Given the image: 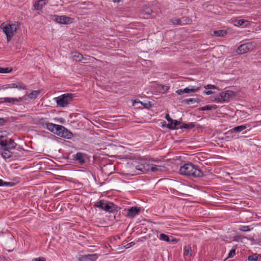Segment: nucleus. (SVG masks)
<instances>
[{"label": "nucleus", "mask_w": 261, "mask_h": 261, "mask_svg": "<svg viewBox=\"0 0 261 261\" xmlns=\"http://www.w3.org/2000/svg\"><path fill=\"white\" fill-rule=\"evenodd\" d=\"M258 255L257 254L249 255L248 257V260L249 261H256L258 259Z\"/></svg>", "instance_id": "38"}, {"label": "nucleus", "mask_w": 261, "mask_h": 261, "mask_svg": "<svg viewBox=\"0 0 261 261\" xmlns=\"http://www.w3.org/2000/svg\"><path fill=\"white\" fill-rule=\"evenodd\" d=\"M175 92L178 95H181L182 94H183V91H182V89H181L176 90Z\"/></svg>", "instance_id": "46"}, {"label": "nucleus", "mask_w": 261, "mask_h": 261, "mask_svg": "<svg viewBox=\"0 0 261 261\" xmlns=\"http://www.w3.org/2000/svg\"><path fill=\"white\" fill-rule=\"evenodd\" d=\"M198 90V88H194V87L192 86L191 88L187 87L182 89L183 93H190L191 92H195Z\"/></svg>", "instance_id": "27"}, {"label": "nucleus", "mask_w": 261, "mask_h": 261, "mask_svg": "<svg viewBox=\"0 0 261 261\" xmlns=\"http://www.w3.org/2000/svg\"><path fill=\"white\" fill-rule=\"evenodd\" d=\"M61 120L60 121L61 122H63L64 121L62 120V118H61Z\"/></svg>", "instance_id": "50"}, {"label": "nucleus", "mask_w": 261, "mask_h": 261, "mask_svg": "<svg viewBox=\"0 0 261 261\" xmlns=\"http://www.w3.org/2000/svg\"><path fill=\"white\" fill-rule=\"evenodd\" d=\"M0 145L1 148L8 146V148H15L17 144L12 139L9 138L7 136L0 135Z\"/></svg>", "instance_id": "6"}, {"label": "nucleus", "mask_w": 261, "mask_h": 261, "mask_svg": "<svg viewBox=\"0 0 261 261\" xmlns=\"http://www.w3.org/2000/svg\"><path fill=\"white\" fill-rule=\"evenodd\" d=\"M144 11L147 14H150L152 12V10L149 7L145 8Z\"/></svg>", "instance_id": "42"}, {"label": "nucleus", "mask_w": 261, "mask_h": 261, "mask_svg": "<svg viewBox=\"0 0 261 261\" xmlns=\"http://www.w3.org/2000/svg\"><path fill=\"white\" fill-rule=\"evenodd\" d=\"M173 23L176 24H181V21L179 18L175 19L173 20Z\"/></svg>", "instance_id": "44"}, {"label": "nucleus", "mask_w": 261, "mask_h": 261, "mask_svg": "<svg viewBox=\"0 0 261 261\" xmlns=\"http://www.w3.org/2000/svg\"><path fill=\"white\" fill-rule=\"evenodd\" d=\"M72 59L74 61L79 62H83L85 63V62H83L82 61L84 59L83 55L79 53H76L75 55L72 56Z\"/></svg>", "instance_id": "23"}, {"label": "nucleus", "mask_w": 261, "mask_h": 261, "mask_svg": "<svg viewBox=\"0 0 261 261\" xmlns=\"http://www.w3.org/2000/svg\"><path fill=\"white\" fill-rule=\"evenodd\" d=\"M46 127L48 130L57 135L58 129L61 127V125H58L52 123L47 122L45 123Z\"/></svg>", "instance_id": "12"}, {"label": "nucleus", "mask_w": 261, "mask_h": 261, "mask_svg": "<svg viewBox=\"0 0 261 261\" xmlns=\"http://www.w3.org/2000/svg\"><path fill=\"white\" fill-rule=\"evenodd\" d=\"M0 99H4V101L5 102H9L12 103H15V102H20L22 100V97L19 98H10V97H5V98H1Z\"/></svg>", "instance_id": "18"}, {"label": "nucleus", "mask_w": 261, "mask_h": 261, "mask_svg": "<svg viewBox=\"0 0 261 261\" xmlns=\"http://www.w3.org/2000/svg\"><path fill=\"white\" fill-rule=\"evenodd\" d=\"M160 239L163 241H164L167 242H170V240L169 239V237L168 235L164 234V233H161L159 237Z\"/></svg>", "instance_id": "33"}, {"label": "nucleus", "mask_w": 261, "mask_h": 261, "mask_svg": "<svg viewBox=\"0 0 261 261\" xmlns=\"http://www.w3.org/2000/svg\"><path fill=\"white\" fill-rule=\"evenodd\" d=\"M40 92L41 91L40 90L33 91L31 93L23 96L22 97V99H27V97L30 99H35L37 98V96L40 93Z\"/></svg>", "instance_id": "17"}, {"label": "nucleus", "mask_w": 261, "mask_h": 261, "mask_svg": "<svg viewBox=\"0 0 261 261\" xmlns=\"http://www.w3.org/2000/svg\"><path fill=\"white\" fill-rule=\"evenodd\" d=\"M134 244H135V243L134 242H131L130 243H128L126 245V248H129L131 246H133Z\"/></svg>", "instance_id": "47"}, {"label": "nucleus", "mask_w": 261, "mask_h": 261, "mask_svg": "<svg viewBox=\"0 0 261 261\" xmlns=\"http://www.w3.org/2000/svg\"><path fill=\"white\" fill-rule=\"evenodd\" d=\"M234 96V93L230 90L221 92L215 98L214 101L217 102H228L230 98Z\"/></svg>", "instance_id": "5"}, {"label": "nucleus", "mask_w": 261, "mask_h": 261, "mask_svg": "<svg viewBox=\"0 0 261 261\" xmlns=\"http://www.w3.org/2000/svg\"><path fill=\"white\" fill-rule=\"evenodd\" d=\"M57 135L68 139H71L73 136V133L63 125H61V127L58 129Z\"/></svg>", "instance_id": "7"}, {"label": "nucleus", "mask_w": 261, "mask_h": 261, "mask_svg": "<svg viewBox=\"0 0 261 261\" xmlns=\"http://www.w3.org/2000/svg\"><path fill=\"white\" fill-rule=\"evenodd\" d=\"M12 71V68H2L0 67V73H7L11 72Z\"/></svg>", "instance_id": "35"}, {"label": "nucleus", "mask_w": 261, "mask_h": 261, "mask_svg": "<svg viewBox=\"0 0 261 261\" xmlns=\"http://www.w3.org/2000/svg\"><path fill=\"white\" fill-rule=\"evenodd\" d=\"M184 256L185 258L192 256V249L190 245H186L184 247Z\"/></svg>", "instance_id": "21"}, {"label": "nucleus", "mask_w": 261, "mask_h": 261, "mask_svg": "<svg viewBox=\"0 0 261 261\" xmlns=\"http://www.w3.org/2000/svg\"><path fill=\"white\" fill-rule=\"evenodd\" d=\"M169 89L167 86L159 85L157 87V90L161 93H164L166 92Z\"/></svg>", "instance_id": "26"}, {"label": "nucleus", "mask_w": 261, "mask_h": 261, "mask_svg": "<svg viewBox=\"0 0 261 261\" xmlns=\"http://www.w3.org/2000/svg\"><path fill=\"white\" fill-rule=\"evenodd\" d=\"M181 123V122L180 121L173 119L172 123H168L167 125V127L170 129H172V130L175 129H178L179 128V127H177V126L179 125Z\"/></svg>", "instance_id": "19"}, {"label": "nucleus", "mask_w": 261, "mask_h": 261, "mask_svg": "<svg viewBox=\"0 0 261 261\" xmlns=\"http://www.w3.org/2000/svg\"><path fill=\"white\" fill-rule=\"evenodd\" d=\"M236 248H237L236 246H233L232 249L229 252V254H228V255L227 258L232 257L233 256L235 255Z\"/></svg>", "instance_id": "36"}, {"label": "nucleus", "mask_w": 261, "mask_h": 261, "mask_svg": "<svg viewBox=\"0 0 261 261\" xmlns=\"http://www.w3.org/2000/svg\"><path fill=\"white\" fill-rule=\"evenodd\" d=\"M179 173L182 175L193 177H201L204 175L202 170L197 166L191 163L185 164L181 166L179 169Z\"/></svg>", "instance_id": "1"}, {"label": "nucleus", "mask_w": 261, "mask_h": 261, "mask_svg": "<svg viewBox=\"0 0 261 261\" xmlns=\"http://www.w3.org/2000/svg\"><path fill=\"white\" fill-rule=\"evenodd\" d=\"M7 88H17L20 89H27V87L22 83L18 82L16 83H11L8 85Z\"/></svg>", "instance_id": "15"}, {"label": "nucleus", "mask_w": 261, "mask_h": 261, "mask_svg": "<svg viewBox=\"0 0 261 261\" xmlns=\"http://www.w3.org/2000/svg\"><path fill=\"white\" fill-rule=\"evenodd\" d=\"M199 101L198 99H195L193 98H191L189 99H185L182 100V103H186L187 105H190L191 103H193L194 102H198Z\"/></svg>", "instance_id": "28"}, {"label": "nucleus", "mask_w": 261, "mask_h": 261, "mask_svg": "<svg viewBox=\"0 0 261 261\" xmlns=\"http://www.w3.org/2000/svg\"><path fill=\"white\" fill-rule=\"evenodd\" d=\"M124 211L126 212V216L127 217L133 218L140 214L141 208L137 206H133L129 208H125Z\"/></svg>", "instance_id": "9"}, {"label": "nucleus", "mask_w": 261, "mask_h": 261, "mask_svg": "<svg viewBox=\"0 0 261 261\" xmlns=\"http://www.w3.org/2000/svg\"><path fill=\"white\" fill-rule=\"evenodd\" d=\"M19 26V23L17 21H15L14 23L11 22L9 23L4 22L1 25L0 29L6 34L7 43L10 42Z\"/></svg>", "instance_id": "2"}, {"label": "nucleus", "mask_w": 261, "mask_h": 261, "mask_svg": "<svg viewBox=\"0 0 261 261\" xmlns=\"http://www.w3.org/2000/svg\"><path fill=\"white\" fill-rule=\"evenodd\" d=\"M236 22L237 23L238 25H245L247 26L249 24L248 21L244 19H239L237 20Z\"/></svg>", "instance_id": "30"}, {"label": "nucleus", "mask_w": 261, "mask_h": 261, "mask_svg": "<svg viewBox=\"0 0 261 261\" xmlns=\"http://www.w3.org/2000/svg\"><path fill=\"white\" fill-rule=\"evenodd\" d=\"M84 155L85 154L82 152H77L73 156V160L77 161L81 165L84 164L85 163Z\"/></svg>", "instance_id": "16"}, {"label": "nucleus", "mask_w": 261, "mask_h": 261, "mask_svg": "<svg viewBox=\"0 0 261 261\" xmlns=\"http://www.w3.org/2000/svg\"><path fill=\"white\" fill-rule=\"evenodd\" d=\"M136 102L140 103L141 104V105H142L144 108H147V109H148L151 107V103L150 101L144 103V102L140 101H137L136 100H135L134 101V102H133V103L134 104V103H136Z\"/></svg>", "instance_id": "32"}, {"label": "nucleus", "mask_w": 261, "mask_h": 261, "mask_svg": "<svg viewBox=\"0 0 261 261\" xmlns=\"http://www.w3.org/2000/svg\"><path fill=\"white\" fill-rule=\"evenodd\" d=\"M35 261H46V259L43 257H39L38 258H36L34 259Z\"/></svg>", "instance_id": "45"}, {"label": "nucleus", "mask_w": 261, "mask_h": 261, "mask_svg": "<svg viewBox=\"0 0 261 261\" xmlns=\"http://www.w3.org/2000/svg\"><path fill=\"white\" fill-rule=\"evenodd\" d=\"M165 118L168 121L169 123H172L173 119H172L169 114H167L165 116Z\"/></svg>", "instance_id": "41"}, {"label": "nucleus", "mask_w": 261, "mask_h": 261, "mask_svg": "<svg viewBox=\"0 0 261 261\" xmlns=\"http://www.w3.org/2000/svg\"><path fill=\"white\" fill-rule=\"evenodd\" d=\"M43 0H39L37 1L35 4V8L37 10L42 9L43 7Z\"/></svg>", "instance_id": "34"}, {"label": "nucleus", "mask_w": 261, "mask_h": 261, "mask_svg": "<svg viewBox=\"0 0 261 261\" xmlns=\"http://www.w3.org/2000/svg\"><path fill=\"white\" fill-rule=\"evenodd\" d=\"M256 45V43L254 42H247L240 45L236 49V52L239 55L244 54L249 51L253 50Z\"/></svg>", "instance_id": "4"}, {"label": "nucleus", "mask_w": 261, "mask_h": 261, "mask_svg": "<svg viewBox=\"0 0 261 261\" xmlns=\"http://www.w3.org/2000/svg\"><path fill=\"white\" fill-rule=\"evenodd\" d=\"M2 185V179H0V186Z\"/></svg>", "instance_id": "49"}, {"label": "nucleus", "mask_w": 261, "mask_h": 261, "mask_svg": "<svg viewBox=\"0 0 261 261\" xmlns=\"http://www.w3.org/2000/svg\"><path fill=\"white\" fill-rule=\"evenodd\" d=\"M204 88L205 89H217L218 90H219V87H217L215 85H211V84H208V85L204 86Z\"/></svg>", "instance_id": "39"}, {"label": "nucleus", "mask_w": 261, "mask_h": 261, "mask_svg": "<svg viewBox=\"0 0 261 261\" xmlns=\"http://www.w3.org/2000/svg\"><path fill=\"white\" fill-rule=\"evenodd\" d=\"M53 17V20L59 23L67 24L72 22L73 18L65 15H54Z\"/></svg>", "instance_id": "8"}, {"label": "nucleus", "mask_w": 261, "mask_h": 261, "mask_svg": "<svg viewBox=\"0 0 261 261\" xmlns=\"http://www.w3.org/2000/svg\"><path fill=\"white\" fill-rule=\"evenodd\" d=\"M107 202V200H105L104 199L100 200L99 201L96 202L93 205V206L94 207H98L102 210H104L106 203Z\"/></svg>", "instance_id": "22"}, {"label": "nucleus", "mask_w": 261, "mask_h": 261, "mask_svg": "<svg viewBox=\"0 0 261 261\" xmlns=\"http://www.w3.org/2000/svg\"><path fill=\"white\" fill-rule=\"evenodd\" d=\"M150 164H140V165H138L136 166V169L138 170H139L144 173H146L150 171Z\"/></svg>", "instance_id": "14"}, {"label": "nucleus", "mask_w": 261, "mask_h": 261, "mask_svg": "<svg viewBox=\"0 0 261 261\" xmlns=\"http://www.w3.org/2000/svg\"><path fill=\"white\" fill-rule=\"evenodd\" d=\"M250 125L248 124L237 126L231 129V132L239 133L242 132Z\"/></svg>", "instance_id": "20"}, {"label": "nucleus", "mask_w": 261, "mask_h": 261, "mask_svg": "<svg viewBox=\"0 0 261 261\" xmlns=\"http://www.w3.org/2000/svg\"><path fill=\"white\" fill-rule=\"evenodd\" d=\"M74 97H75L74 94L66 93L56 97L55 99L58 106L63 108L68 106Z\"/></svg>", "instance_id": "3"}, {"label": "nucleus", "mask_w": 261, "mask_h": 261, "mask_svg": "<svg viewBox=\"0 0 261 261\" xmlns=\"http://www.w3.org/2000/svg\"><path fill=\"white\" fill-rule=\"evenodd\" d=\"M7 120L3 118H0V126H2L7 122Z\"/></svg>", "instance_id": "43"}, {"label": "nucleus", "mask_w": 261, "mask_h": 261, "mask_svg": "<svg viewBox=\"0 0 261 261\" xmlns=\"http://www.w3.org/2000/svg\"><path fill=\"white\" fill-rule=\"evenodd\" d=\"M150 170H151L153 172H155L161 170V166H160L150 164Z\"/></svg>", "instance_id": "31"}, {"label": "nucleus", "mask_w": 261, "mask_h": 261, "mask_svg": "<svg viewBox=\"0 0 261 261\" xmlns=\"http://www.w3.org/2000/svg\"><path fill=\"white\" fill-rule=\"evenodd\" d=\"M97 258L96 254L81 256L76 261H95Z\"/></svg>", "instance_id": "11"}, {"label": "nucleus", "mask_w": 261, "mask_h": 261, "mask_svg": "<svg viewBox=\"0 0 261 261\" xmlns=\"http://www.w3.org/2000/svg\"><path fill=\"white\" fill-rule=\"evenodd\" d=\"M196 125L194 122H190L189 123H183L179 126V129H191L195 127Z\"/></svg>", "instance_id": "24"}, {"label": "nucleus", "mask_w": 261, "mask_h": 261, "mask_svg": "<svg viewBox=\"0 0 261 261\" xmlns=\"http://www.w3.org/2000/svg\"><path fill=\"white\" fill-rule=\"evenodd\" d=\"M119 209V207L117 205L112 202L107 200L104 211L109 213H114L115 212H117Z\"/></svg>", "instance_id": "10"}, {"label": "nucleus", "mask_w": 261, "mask_h": 261, "mask_svg": "<svg viewBox=\"0 0 261 261\" xmlns=\"http://www.w3.org/2000/svg\"><path fill=\"white\" fill-rule=\"evenodd\" d=\"M205 93L207 95H210L212 94L213 93V92L212 91H207L205 92Z\"/></svg>", "instance_id": "48"}, {"label": "nucleus", "mask_w": 261, "mask_h": 261, "mask_svg": "<svg viewBox=\"0 0 261 261\" xmlns=\"http://www.w3.org/2000/svg\"><path fill=\"white\" fill-rule=\"evenodd\" d=\"M8 147L9 146H8L2 148L4 151L0 153V154L5 159H9L12 156L13 153L10 151V150L13 149V148H8Z\"/></svg>", "instance_id": "13"}, {"label": "nucleus", "mask_w": 261, "mask_h": 261, "mask_svg": "<svg viewBox=\"0 0 261 261\" xmlns=\"http://www.w3.org/2000/svg\"><path fill=\"white\" fill-rule=\"evenodd\" d=\"M239 230L242 231H248L250 230L249 226L241 225L239 227Z\"/></svg>", "instance_id": "40"}, {"label": "nucleus", "mask_w": 261, "mask_h": 261, "mask_svg": "<svg viewBox=\"0 0 261 261\" xmlns=\"http://www.w3.org/2000/svg\"><path fill=\"white\" fill-rule=\"evenodd\" d=\"M218 107L216 105H206L204 107L199 108V111L212 110L217 109Z\"/></svg>", "instance_id": "25"}, {"label": "nucleus", "mask_w": 261, "mask_h": 261, "mask_svg": "<svg viewBox=\"0 0 261 261\" xmlns=\"http://www.w3.org/2000/svg\"><path fill=\"white\" fill-rule=\"evenodd\" d=\"M214 34L216 36L222 37L227 34V32L225 30H218L214 32Z\"/></svg>", "instance_id": "29"}, {"label": "nucleus", "mask_w": 261, "mask_h": 261, "mask_svg": "<svg viewBox=\"0 0 261 261\" xmlns=\"http://www.w3.org/2000/svg\"><path fill=\"white\" fill-rule=\"evenodd\" d=\"M15 185V183L14 182H6L2 180V185L0 186H8V187H13Z\"/></svg>", "instance_id": "37"}]
</instances>
